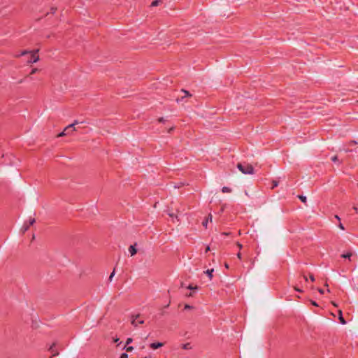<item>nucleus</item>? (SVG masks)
<instances>
[{
    "instance_id": "obj_16",
    "label": "nucleus",
    "mask_w": 358,
    "mask_h": 358,
    "mask_svg": "<svg viewBox=\"0 0 358 358\" xmlns=\"http://www.w3.org/2000/svg\"><path fill=\"white\" fill-rule=\"evenodd\" d=\"M278 185V182L277 180H273L272 181V186H271V188L272 189H274L275 187H276Z\"/></svg>"
},
{
    "instance_id": "obj_27",
    "label": "nucleus",
    "mask_w": 358,
    "mask_h": 358,
    "mask_svg": "<svg viewBox=\"0 0 358 358\" xmlns=\"http://www.w3.org/2000/svg\"><path fill=\"white\" fill-rule=\"evenodd\" d=\"M182 92L185 93V96H191V94H189V92L188 91L182 90Z\"/></svg>"
},
{
    "instance_id": "obj_42",
    "label": "nucleus",
    "mask_w": 358,
    "mask_h": 358,
    "mask_svg": "<svg viewBox=\"0 0 358 358\" xmlns=\"http://www.w3.org/2000/svg\"><path fill=\"white\" fill-rule=\"evenodd\" d=\"M313 305L317 306V304L315 301L313 302Z\"/></svg>"
},
{
    "instance_id": "obj_25",
    "label": "nucleus",
    "mask_w": 358,
    "mask_h": 358,
    "mask_svg": "<svg viewBox=\"0 0 358 358\" xmlns=\"http://www.w3.org/2000/svg\"><path fill=\"white\" fill-rule=\"evenodd\" d=\"M192 308H193V307H192V306H190V305L186 304V305L185 306V310H190V309H192Z\"/></svg>"
},
{
    "instance_id": "obj_2",
    "label": "nucleus",
    "mask_w": 358,
    "mask_h": 358,
    "mask_svg": "<svg viewBox=\"0 0 358 358\" xmlns=\"http://www.w3.org/2000/svg\"><path fill=\"white\" fill-rule=\"evenodd\" d=\"M237 168L243 174H252V173H254V168H253V166L251 164L239 163L237 165Z\"/></svg>"
},
{
    "instance_id": "obj_26",
    "label": "nucleus",
    "mask_w": 358,
    "mask_h": 358,
    "mask_svg": "<svg viewBox=\"0 0 358 358\" xmlns=\"http://www.w3.org/2000/svg\"><path fill=\"white\" fill-rule=\"evenodd\" d=\"M132 341H133V340H132V338H128L127 339V341H126V345H127L130 344V343L132 342Z\"/></svg>"
},
{
    "instance_id": "obj_10",
    "label": "nucleus",
    "mask_w": 358,
    "mask_h": 358,
    "mask_svg": "<svg viewBox=\"0 0 358 358\" xmlns=\"http://www.w3.org/2000/svg\"><path fill=\"white\" fill-rule=\"evenodd\" d=\"M213 269H208L205 271V273H206V275H208V276L209 277L210 279L212 278L213 277Z\"/></svg>"
},
{
    "instance_id": "obj_46",
    "label": "nucleus",
    "mask_w": 358,
    "mask_h": 358,
    "mask_svg": "<svg viewBox=\"0 0 358 358\" xmlns=\"http://www.w3.org/2000/svg\"><path fill=\"white\" fill-rule=\"evenodd\" d=\"M225 267H226V268H228V267H229V266H228V264H225Z\"/></svg>"
},
{
    "instance_id": "obj_6",
    "label": "nucleus",
    "mask_w": 358,
    "mask_h": 358,
    "mask_svg": "<svg viewBox=\"0 0 358 358\" xmlns=\"http://www.w3.org/2000/svg\"><path fill=\"white\" fill-rule=\"evenodd\" d=\"M135 246H136V244L130 245L129 248V252H130L131 256H134L137 252V250Z\"/></svg>"
},
{
    "instance_id": "obj_19",
    "label": "nucleus",
    "mask_w": 358,
    "mask_h": 358,
    "mask_svg": "<svg viewBox=\"0 0 358 358\" xmlns=\"http://www.w3.org/2000/svg\"><path fill=\"white\" fill-rule=\"evenodd\" d=\"M159 3V0H155L154 1L152 2L151 6H158Z\"/></svg>"
},
{
    "instance_id": "obj_21",
    "label": "nucleus",
    "mask_w": 358,
    "mask_h": 358,
    "mask_svg": "<svg viewBox=\"0 0 358 358\" xmlns=\"http://www.w3.org/2000/svg\"><path fill=\"white\" fill-rule=\"evenodd\" d=\"M35 222V219L34 218H30L29 220V223L28 224L29 226L32 225Z\"/></svg>"
},
{
    "instance_id": "obj_24",
    "label": "nucleus",
    "mask_w": 358,
    "mask_h": 358,
    "mask_svg": "<svg viewBox=\"0 0 358 358\" xmlns=\"http://www.w3.org/2000/svg\"><path fill=\"white\" fill-rule=\"evenodd\" d=\"M208 219H206V220L203 221L202 224L203 227H207Z\"/></svg>"
},
{
    "instance_id": "obj_17",
    "label": "nucleus",
    "mask_w": 358,
    "mask_h": 358,
    "mask_svg": "<svg viewBox=\"0 0 358 358\" xmlns=\"http://www.w3.org/2000/svg\"><path fill=\"white\" fill-rule=\"evenodd\" d=\"M299 199H300L302 202H303V203H306V196H303V195H299Z\"/></svg>"
},
{
    "instance_id": "obj_18",
    "label": "nucleus",
    "mask_w": 358,
    "mask_h": 358,
    "mask_svg": "<svg viewBox=\"0 0 358 358\" xmlns=\"http://www.w3.org/2000/svg\"><path fill=\"white\" fill-rule=\"evenodd\" d=\"M331 160H332V162H334V163H336V162H339V163H340V162H339V160H338V157H337L336 155H335V156L332 157H331Z\"/></svg>"
},
{
    "instance_id": "obj_45",
    "label": "nucleus",
    "mask_w": 358,
    "mask_h": 358,
    "mask_svg": "<svg viewBox=\"0 0 358 358\" xmlns=\"http://www.w3.org/2000/svg\"><path fill=\"white\" fill-rule=\"evenodd\" d=\"M336 218L340 220V217L338 215H336Z\"/></svg>"
},
{
    "instance_id": "obj_33",
    "label": "nucleus",
    "mask_w": 358,
    "mask_h": 358,
    "mask_svg": "<svg viewBox=\"0 0 358 358\" xmlns=\"http://www.w3.org/2000/svg\"><path fill=\"white\" fill-rule=\"evenodd\" d=\"M318 292H319L320 294H324V289H321V288L318 289Z\"/></svg>"
},
{
    "instance_id": "obj_5",
    "label": "nucleus",
    "mask_w": 358,
    "mask_h": 358,
    "mask_svg": "<svg viewBox=\"0 0 358 358\" xmlns=\"http://www.w3.org/2000/svg\"><path fill=\"white\" fill-rule=\"evenodd\" d=\"M164 345V343H160V342H157V343H152L150 345V347L153 349V350H156L159 348H161Z\"/></svg>"
},
{
    "instance_id": "obj_35",
    "label": "nucleus",
    "mask_w": 358,
    "mask_h": 358,
    "mask_svg": "<svg viewBox=\"0 0 358 358\" xmlns=\"http://www.w3.org/2000/svg\"><path fill=\"white\" fill-rule=\"evenodd\" d=\"M207 219L210 220V221H212V215L210 214L208 215V217H207Z\"/></svg>"
},
{
    "instance_id": "obj_41",
    "label": "nucleus",
    "mask_w": 358,
    "mask_h": 358,
    "mask_svg": "<svg viewBox=\"0 0 358 358\" xmlns=\"http://www.w3.org/2000/svg\"><path fill=\"white\" fill-rule=\"evenodd\" d=\"M303 278H304V280H305L306 281H307V280H308L307 277H306V275H303Z\"/></svg>"
},
{
    "instance_id": "obj_44",
    "label": "nucleus",
    "mask_w": 358,
    "mask_h": 358,
    "mask_svg": "<svg viewBox=\"0 0 358 358\" xmlns=\"http://www.w3.org/2000/svg\"><path fill=\"white\" fill-rule=\"evenodd\" d=\"M238 245L240 248H242V245L240 243H238Z\"/></svg>"
},
{
    "instance_id": "obj_20",
    "label": "nucleus",
    "mask_w": 358,
    "mask_h": 358,
    "mask_svg": "<svg viewBox=\"0 0 358 358\" xmlns=\"http://www.w3.org/2000/svg\"><path fill=\"white\" fill-rule=\"evenodd\" d=\"M124 348L126 349L127 352H131L134 350L132 346H125Z\"/></svg>"
},
{
    "instance_id": "obj_15",
    "label": "nucleus",
    "mask_w": 358,
    "mask_h": 358,
    "mask_svg": "<svg viewBox=\"0 0 358 358\" xmlns=\"http://www.w3.org/2000/svg\"><path fill=\"white\" fill-rule=\"evenodd\" d=\"M358 144V141H350L348 142V146H352L354 145Z\"/></svg>"
},
{
    "instance_id": "obj_28",
    "label": "nucleus",
    "mask_w": 358,
    "mask_h": 358,
    "mask_svg": "<svg viewBox=\"0 0 358 358\" xmlns=\"http://www.w3.org/2000/svg\"><path fill=\"white\" fill-rule=\"evenodd\" d=\"M115 275V269L113 270V271L110 273V276H109V280L111 281L112 280V278Z\"/></svg>"
},
{
    "instance_id": "obj_43",
    "label": "nucleus",
    "mask_w": 358,
    "mask_h": 358,
    "mask_svg": "<svg viewBox=\"0 0 358 358\" xmlns=\"http://www.w3.org/2000/svg\"><path fill=\"white\" fill-rule=\"evenodd\" d=\"M181 287H185V284L183 282L181 284Z\"/></svg>"
},
{
    "instance_id": "obj_7",
    "label": "nucleus",
    "mask_w": 358,
    "mask_h": 358,
    "mask_svg": "<svg viewBox=\"0 0 358 358\" xmlns=\"http://www.w3.org/2000/svg\"><path fill=\"white\" fill-rule=\"evenodd\" d=\"M352 257V252H347V253H344V254L341 255V257L345 258V259H348L349 261H352V259H351Z\"/></svg>"
},
{
    "instance_id": "obj_1",
    "label": "nucleus",
    "mask_w": 358,
    "mask_h": 358,
    "mask_svg": "<svg viewBox=\"0 0 358 358\" xmlns=\"http://www.w3.org/2000/svg\"><path fill=\"white\" fill-rule=\"evenodd\" d=\"M37 52H38V50H36L35 52H27V50H24L20 55H17V57L28 55L29 58L27 59V62L28 63H35L39 59V57L37 55Z\"/></svg>"
},
{
    "instance_id": "obj_37",
    "label": "nucleus",
    "mask_w": 358,
    "mask_h": 358,
    "mask_svg": "<svg viewBox=\"0 0 358 358\" xmlns=\"http://www.w3.org/2000/svg\"><path fill=\"white\" fill-rule=\"evenodd\" d=\"M208 251H210V247L208 246L206 249V252H208Z\"/></svg>"
},
{
    "instance_id": "obj_3",
    "label": "nucleus",
    "mask_w": 358,
    "mask_h": 358,
    "mask_svg": "<svg viewBox=\"0 0 358 358\" xmlns=\"http://www.w3.org/2000/svg\"><path fill=\"white\" fill-rule=\"evenodd\" d=\"M78 124V120H75L72 124H70L69 125H68L64 129V130L59 134V136H64L66 134H70V131H76V129L75 128V126L76 124Z\"/></svg>"
},
{
    "instance_id": "obj_31",
    "label": "nucleus",
    "mask_w": 358,
    "mask_h": 358,
    "mask_svg": "<svg viewBox=\"0 0 358 358\" xmlns=\"http://www.w3.org/2000/svg\"><path fill=\"white\" fill-rule=\"evenodd\" d=\"M294 289L296 291V292H302V290L298 287H294Z\"/></svg>"
},
{
    "instance_id": "obj_12",
    "label": "nucleus",
    "mask_w": 358,
    "mask_h": 358,
    "mask_svg": "<svg viewBox=\"0 0 358 358\" xmlns=\"http://www.w3.org/2000/svg\"><path fill=\"white\" fill-rule=\"evenodd\" d=\"M222 192L223 193H229V192H231V189L230 187H223L222 188Z\"/></svg>"
},
{
    "instance_id": "obj_8",
    "label": "nucleus",
    "mask_w": 358,
    "mask_h": 358,
    "mask_svg": "<svg viewBox=\"0 0 358 358\" xmlns=\"http://www.w3.org/2000/svg\"><path fill=\"white\" fill-rule=\"evenodd\" d=\"M188 289H190L191 291H196L198 289V286L195 285L194 286L192 284H189L188 286L186 287Z\"/></svg>"
},
{
    "instance_id": "obj_9",
    "label": "nucleus",
    "mask_w": 358,
    "mask_h": 358,
    "mask_svg": "<svg viewBox=\"0 0 358 358\" xmlns=\"http://www.w3.org/2000/svg\"><path fill=\"white\" fill-rule=\"evenodd\" d=\"M50 352L52 354V356H56L59 353L55 351V345L53 344L50 348H49Z\"/></svg>"
},
{
    "instance_id": "obj_36",
    "label": "nucleus",
    "mask_w": 358,
    "mask_h": 358,
    "mask_svg": "<svg viewBox=\"0 0 358 358\" xmlns=\"http://www.w3.org/2000/svg\"><path fill=\"white\" fill-rule=\"evenodd\" d=\"M352 150H350V149H345V152H352Z\"/></svg>"
},
{
    "instance_id": "obj_23",
    "label": "nucleus",
    "mask_w": 358,
    "mask_h": 358,
    "mask_svg": "<svg viewBox=\"0 0 358 358\" xmlns=\"http://www.w3.org/2000/svg\"><path fill=\"white\" fill-rule=\"evenodd\" d=\"M128 355L126 352L122 353L120 355V358H128Z\"/></svg>"
},
{
    "instance_id": "obj_11",
    "label": "nucleus",
    "mask_w": 358,
    "mask_h": 358,
    "mask_svg": "<svg viewBox=\"0 0 358 358\" xmlns=\"http://www.w3.org/2000/svg\"><path fill=\"white\" fill-rule=\"evenodd\" d=\"M182 348L184 350H189L192 348V346L189 343H187L182 344Z\"/></svg>"
},
{
    "instance_id": "obj_48",
    "label": "nucleus",
    "mask_w": 358,
    "mask_h": 358,
    "mask_svg": "<svg viewBox=\"0 0 358 358\" xmlns=\"http://www.w3.org/2000/svg\"><path fill=\"white\" fill-rule=\"evenodd\" d=\"M357 102H358V100H357Z\"/></svg>"
},
{
    "instance_id": "obj_14",
    "label": "nucleus",
    "mask_w": 358,
    "mask_h": 358,
    "mask_svg": "<svg viewBox=\"0 0 358 358\" xmlns=\"http://www.w3.org/2000/svg\"><path fill=\"white\" fill-rule=\"evenodd\" d=\"M339 320L341 322V323L342 324H345L346 323L345 320H344V318L342 316V313L341 311H340V317H339Z\"/></svg>"
},
{
    "instance_id": "obj_13",
    "label": "nucleus",
    "mask_w": 358,
    "mask_h": 358,
    "mask_svg": "<svg viewBox=\"0 0 358 358\" xmlns=\"http://www.w3.org/2000/svg\"><path fill=\"white\" fill-rule=\"evenodd\" d=\"M29 227H30V226L28 224L24 223L22 227V232L24 233L25 231H27Z\"/></svg>"
},
{
    "instance_id": "obj_47",
    "label": "nucleus",
    "mask_w": 358,
    "mask_h": 358,
    "mask_svg": "<svg viewBox=\"0 0 358 358\" xmlns=\"http://www.w3.org/2000/svg\"><path fill=\"white\" fill-rule=\"evenodd\" d=\"M144 358H147L146 357H145Z\"/></svg>"
},
{
    "instance_id": "obj_32",
    "label": "nucleus",
    "mask_w": 358,
    "mask_h": 358,
    "mask_svg": "<svg viewBox=\"0 0 358 358\" xmlns=\"http://www.w3.org/2000/svg\"><path fill=\"white\" fill-rule=\"evenodd\" d=\"M310 278L311 281H315V278H314L313 275H312V274L310 275Z\"/></svg>"
},
{
    "instance_id": "obj_22",
    "label": "nucleus",
    "mask_w": 358,
    "mask_h": 358,
    "mask_svg": "<svg viewBox=\"0 0 358 358\" xmlns=\"http://www.w3.org/2000/svg\"><path fill=\"white\" fill-rule=\"evenodd\" d=\"M194 293H195V291H192L189 294H187L186 296L188 297H192V296H194Z\"/></svg>"
},
{
    "instance_id": "obj_4",
    "label": "nucleus",
    "mask_w": 358,
    "mask_h": 358,
    "mask_svg": "<svg viewBox=\"0 0 358 358\" xmlns=\"http://www.w3.org/2000/svg\"><path fill=\"white\" fill-rule=\"evenodd\" d=\"M140 315L138 314L137 315H133L131 317V324L134 327H137L138 324H143L144 320H138L139 318Z\"/></svg>"
},
{
    "instance_id": "obj_40",
    "label": "nucleus",
    "mask_w": 358,
    "mask_h": 358,
    "mask_svg": "<svg viewBox=\"0 0 358 358\" xmlns=\"http://www.w3.org/2000/svg\"><path fill=\"white\" fill-rule=\"evenodd\" d=\"M353 209L357 212V208L356 206H354L353 207Z\"/></svg>"
},
{
    "instance_id": "obj_38",
    "label": "nucleus",
    "mask_w": 358,
    "mask_h": 358,
    "mask_svg": "<svg viewBox=\"0 0 358 358\" xmlns=\"http://www.w3.org/2000/svg\"><path fill=\"white\" fill-rule=\"evenodd\" d=\"M237 256L239 259H241V255L240 252L237 254Z\"/></svg>"
},
{
    "instance_id": "obj_34",
    "label": "nucleus",
    "mask_w": 358,
    "mask_h": 358,
    "mask_svg": "<svg viewBox=\"0 0 358 358\" xmlns=\"http://www.w3.org/2000/svg\"><path fill=\"white\" fill-rule=\"evenodd\" d=\"M159 122H164V117H160V118L159 119Z\"/></svg>"
},
{
    "instance_id": "obj_30",
    "label": "nucleus",
    "mask_w": 358,
    "mask_h": 358,
    "mask_svg": "<svg viewBox=\"0 0 358 358\" xmlns=\"http://www.w3.org/2000/svg\"><path fill=\"white\" fill-rule=\"evenodd\" d=\"M338 227H339L340 229H341L342 230H344V229H345V228H344V227H343V224H342V223H341V222H340V224H338Z\"/></svg>"
},
{
    "instance_id": "obj_29",
    "label": "nucleus",
    "mask_w": 358,
    "mask_h": 358,
    "mask_svg": "<svg viewBox=\"0 0 358 358\" xmlns=\"http://www.w3.org/2000/svg\"><path fill=\"white\" fill-rule=\"evenodd\" d=\"M38 71V69H33L30 73V74H34Z\"/></svg>"
},
{
    "instance_id": "obj_39",
    "label": "nucleus",
    "mask_w": 358,
    "mask_h": 358,
    "mask_svg": "<svg viewBox=\"0 0 358 358\" xmlns=\"http://www.w3.org/2000/svg\"><path fill=\"white\" fill-rule=\"evenodd\" d=\"M51 10H52V13H54L55 12V10H56V9H55V8H52V9H51Z\"/></svg>"
}]
</instances>
